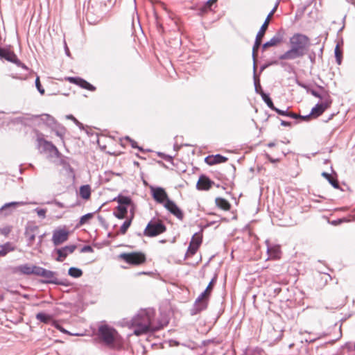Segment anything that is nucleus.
Wrapping results in <instances>:
<instances>
[{
  "label": "nucleus",
  "mask_w": 355,
  "mask_h": 355,
  "mask_svg": "<svg viewBox=\"0 0 355 355\" xmlns=\"http://www.w3.org/2000/svg\"><path fill=\"white\" fill-rule=\"evenodd\" d=\"M155 311L153 309H141L131 320L134 334L140 336L149 331H155L159 329L153 324Z\"/></svg>",
  "instance_id": "obj_1"
},
{
  "label": "nucleus",
  "mask_w": 355,
  "mask_h": 355,
  "mask_svg": "<svg viewBox=\"0 0 355 355\" xmlns=\"http://www.w3.org/2000/svg\"><path fill=\"white\" fill-rule=\"evenodd\" d=\"M98 336L101 343L110 348L116 347L119 338L118 332L107 324L99 327Z\"/></svg>",
  "instance_id": "obj_2"
},
{
  "label": "nucleus",
  "mask_w": 355,
  "mask_h": 355,
  "mask_svg": "<svg viewBox=\"0 0 355 355\" xmlns=\"http://www.w3.org/2000/svg\"><path fill=\"white\" fill-rule=\"evenodd\" d=\"M291 47L304 55L309 45V39L302 34H295L290 38Z\"/></svg>",
  "instance_id": "obj_3"
},
{
  "label": "nucleus",
  "mask_w": 355,
  "mask_h": 355,
  "mask_svg": "<svg viewBox=\"0 0 355 355\" xmlns=\"http://www.w3.org/2000/svg\"><path fill=\"white\" fill-rule=\"evenodd\" d=\"M166 231L164 223L159 220H150L146 227L144 234L148 237L156 236Z\"/></svg>",
  "instance_id": "obj_4"
},
{
  "label": "nucleus",
  "mask_w": 355,
  "mask_h": 355,
  "mask_svg": "<svg viewBox=\"0 0 355 355\" xmlns=\"http://www.w3.org/2000/svg\"><path fill=\"white\" fill-rule=\"evenodd\" d=\"M119 257L128 263L133 265H139L146 260L145 255L141 252L122 253Z\"/></svg>",
  "instance_id": "obj_5"
},
{
  "label": "nucleus",
  "mask_w": 355,
  "mask_h": 355,
  "mask_svg": "<svg viewBox=\"0 0 355 355\" xmlns=\"http://www.w3.org/2000/svg\"><path fill=\"white\" fill-rule=\"evenodd\" d=\"M268 21L263 22L262 26H261L259 32L257 34L255 42L252 48V58L253 61L256 62L257 55V51L261 44L262 38L263 37L266 31L268 28Z\"/></svg>",
  "instance_id": "obj_6"
},
{
  "label": "nucleus",
  "mask_w": 355,
  "mask_h": 355,
  "mask_svg": "<svg viewBox=\"0 0 355 355\" xmlns=\"http://www.w3.org/2000/svg\"><path fill=\"white\" fill-rule=\"evenodd\" d=\"M151 194L154 200L160 204H164L168 200H170L168 197V194L162 187H155L150 186Z\"/></svg>",
  "instance_id": "obj_7"
},
{
  "label": "nucleus",
  "mask_w": 355,
  "mask_h": 355,
  "mask_svg": "<svg viewBox=\"0 0 355 355\" xmlns=\"http://www.w3.org/2000/svg\"><path fill=\"white\" fill-rule=\"evenodd\" d=\"M37 276L42 277L46 279V283L54 284H62L55 277V272L46 270L40 266Z\"/></svg>",
  "instance_id": "obj_8"
},
{
  "label": "nucleus",
  "mask_w": 355,
  "mask_h": 355,
  "mask_svg": "<svg viewBox=\"0 0 355 355\" xmlns=\"http://www.w3.org/2000/svg\"><path fill=\"white\" fill-rule=\"evenodd\" d=\"M37 146L39 149H42L44 151H47L53 155L58 156L59 151L58 148L50 141H46L42 137H38L37 139Z\"/></svg>",
  "instance_id": "obj_9"
},
{
  "label": "nucleus",
  "mask_w": 355,
  "mask_h": 355,
  "mask_svg": "<svg viewBox=\"0 0 355 355\" xmlns=\"http://www.w3.org/2000/svg\"><path fill=\"white\" fill-rule=\"evenodd\" d=\"M68 236L69 232L66 230H57L53 233L52 241L55 245H59L67 241Z\"/></svg>",
  "instance_id": "obj_10"
},
{
  "label": "nucleus",
  "mask_w": 355,
  "mask_h": 355,
  "mask_svg": "<svg viewBox=\"0 0 355 355\" xmlns=\"http://www.w3.org/2000/svg\"><path fill=\"white\" fill-rule=\"evenodd\" d=\"M331 101L329 96H327V98L320 103H317L316 105L312 108L311 114V115H315L318 116L321 115L331 105Z\"/></svg>",
  "instance_id": "obj_11"
},
{
  "label": "nucleus",
  "mask_w": 355,
  "mask_h": 355,
  "mask_svg": "<svg viewBox=\"0 0 355 355\" xmlns=\"http://www.w3.org/2000/svg\"><path fill=\"white\" fill-rule=\"evenodd\" d=\"M164 207L178 219L182 220L184 214L182 210L171 200H168L164 204Z\"/></svg>",
  "instance_id": "obj_12"
},
{
  "label": "nucleus",
  "mask_w": 355,
  "mask_h": 355,
  "mask_svg": "<svg viewBox=\"0 0 355 355\" xmlns=\"http://www.w3.org/2000/svg\"><path fill=\"white\" fill-rule=\"evenodd\" d=\"M209 295L206 294V291H203L196 300L194 304V309L196 312H200L205 310L208 304Z\"/></svg>",
  "instance_id": "obj_13"
},
{
  "label": "nucleus",
  "mask_w": 355,
  "mask_h": 355,
  "mask_svg": "<svg viewBox=\"0 0 355 355\" xmlns=\"http://www.w3.org/2000/svg\"><path fill=\"white\" fill-rule=\"evenodd\" d=\"M75 249V245H67L64 248L56 249L55 252L58 255L56 260L58 261H63L68 254H71L74 252Z\"/></svg>",
  "instance_id": "obj_14"
},
{
  "label": "nucleus",
  "mask_w": 355,
  "mask_h": 355,
  "mask_svg": "<svg viewBox=\"0 0 355 355\" xmlns=\"http://www.w3.org/2000/svg\"><path fill=\"white\" fill-rule=\"evenodd\" d=\"M40 266L32 265V264H23L20 265L17 268V270L21 274L30 275H37Z\"/></svg>",
  "instance_id": "obj_15"
},
{
  "label": "nucleus",
  "mask_w": 355,
  "mask_h": 355,
  "mask_svg": "<svg viewBox=\"0 0 355 355\" xmlns=\"http://www.w3.org/2000/svg\"><path fill=\"white\" fill-rule=\"evenodd\" d=\"M71 83L76 84L77 85H79L82 88L88 89L89 91H94L96 89V87L91 85L89 83L86 81L84 79H82L80 78H76V77H68L67 78Z\"/></svg>",
  "instance_id": "obj_16"
},
{
  "label": "nucleus",
  "mask_w": 355,
  "mask_h": 355,
  "mask_svg": "<svg viewBox=\"0 0 355 355\" xmlns=\"http://www.w3.org/2000/svg\"><path fill=\"white\" fill-rule=\"evenodd\" d=\"M37 231L38 227L36 225L31 226L26 229L25 236L26 238L28 246L33 245Z\"/></svg>",
  "instance_id": "obj_17"
},
{
  "label": "nucleus",
  "mask_w": 355,
  "mask_h": 355,
  "mask_svg": "<svg viewBox=\"0 0 355 355\" xmlns=\"http://www.w3.org/2000/svg\"><path fill=\"white\" fill-rule=\"evenodd\" d=\"M28 204H35V202H28L24 201H19V202H11L4 204L1 208H0V212L3 211H8L6 213V215H8L11 213V211H8V209L12 208L15 209L19 206H24Z\"/></svg>",
  "instance_id": "obj_18"
},
{
  "label": "nucleus",
  "mask_w": 355,
  "mask_h": 355,
  "mask_svg": "<svg viewBox=\"0 0 355 355\" xmlns=\"http://www.w3.org/2000/svg\"><path fill=\"white\" fill-rule=\"evenodd\" d=\"M214 184L205 175H201L197 182L196 187L199 190H208Z\"/></svg>",
  "instance_id": "obj_19"
},
{
  "label": "nucleus",
  "mask_w": 355,
  "mask_h": 355,
  "mask_svg": "<svg viewBox=\"0 0 355 355\" xmlns=\"http://www.w3.org/2000/svg\"><path fill=\"white\" fill-rule=\"evenodd\" d=\"M300 53L291 47L289 50L279 56L280 60H295L296 58L302 57Z\"/></svg>",
  "instance_id": "obj_20"
},
{
  "label": "nucleus",
  "mask_w": 355,
  "mask_h": 355,
  "mask_svg": "<svg viewBox=\"0 0 355 355\" xmlns=\"http://www.w3.org/2000/svg\"><path fill=\"white\" fill-rule=\"evenodd\" d=\"M1 58H3L7 60L17 64L20 63L17 55L14 53L6 49H5L3 53H2Z\"/></svg>",
  "instance_id": "obj_21"
},
{
  "label": "nucleus",
  "mask_w": 355,
  "mask_h": 355,
  "mask_svg": "<svg viewBox=\"0 0 355 355\" xmlns=\"http://www.w3.org/2000/svg\"><path fill=\"white\" fill-rule=\"evenodd\" d=\"M282 41V38L279 35H275L272 37L269 41L264 43L262 46L263 50H266L268 47L277 46Z\"/></svg>",
  "instance_id": "obj_22"
},
{
  "label": "nucleus",
  "mask_w": 355,
  "mask_h": 355,
  "mask_svg": "<svg viewBox=\"0 0 355 355\" xmlns=\"http://www.w3.org/2000/svg\"><path fill=\"white\" fill-rule=\"evenodd\" d=\"M267 252L269 254V257L270 259H279V258L280 249H279V246H276V245L272 246V247L268 246Z\"/></svg>",
  "instance_id": "obj_23"
},
{
  "label": "nucleus",
  "mask_w": 355,
  "mask_h": 355,
  "mask_svg": "<svg viewBox=\"0 0 355 355\" xmlns=\"http://www.w3.org/2000/svg\"><path fill=\"white\" fill-rule=\"evenodd\" d=\"M216 205L223 210H229L230 208V204L224 198H216Z\"/></svg>",
  "instance_id": "obj_24"
},
{
  "label": "nucleus",
  "mask_w": 355,
  "mask_h": 355,
  "mask_svg": "<svg viewBox=\"0 0 355 355\" xmlns=\"http://www.w3.org/2000/svg\"><path fill=\"white\" fill-rule=\"evenodd\" d=\"M114 201H116L119 205L125 206L129 205L131 203V199L128 196L119 195L116 198H114Z\"/></svg>",
  "instance_id": "obj_25"
},
{
  "label": "nucleus",
  "mask_w": 355,
  "mask_h": 355,
  "mask_svg": "<svg viewBox=\"0 0 355 355\" xmlns=\"http://www.w3.org/2000/svg\"><path fill=\"white\" fill-rule=\"evenodd\" d=\"M116 211H114V215L119 218V219H123L125 217V215L127 214V207H125V206H121V205H119L117 207H116Z\"/></svg>",
  "instance_id": "obj_26"
},
{
  "label": "nucleus",
  "mask_w": 355,
  "mask_h": 355,
  "mask_svg": "<svg viewBox=\"0 0 355 355\" xmlns=\"http://www.w3.org/2000/svg\"><path fill=\"white\" fill-rule=\"evenodd\" d=\"M91 194V190L89 185H83L80 188V195L84 199H88Z\"/></svg>",
  "instance_id": "obj_27"
},
{
  "label": "nucleus",
  "mask_w": 355,
  "mask_h": 355,
  "mask_svg": "<svg viewBox=\"0 0 355 355\" xmlns=\"http://www.w3.org/2000/svg\"><path fill=\"white\" fill-rule=\"evenodd\" d=\"M14 248L11 247L10 243H6L5 245H0V257H4L9 252L13 251Z\"/></svg>",
  "instance_id": "obj_28"
},
{
  "label": "nucleus",
  "mask_w": 355,
  "mask_h": 355,
  "mask_svg": "<svg viewBox=\"0 0 355 355\" xmlns=\"http://www.w3.org/2000/svg\"><path fill=\"white\" fill-rule=\"evenodd\" d=\"M256 62H254V64H253V71H254V86H255V91L257 93H261L262 91L261 89V85L259 84V79L257 78V76H256Z\"/></svg>",
  "instance_id": "obj_29"
},
{
  "label": "nucleus",
  "mask_w": 355,
  "mask_h": 355,
  "mask_svg": "<svg viewBox=\"0 0 355 355\" xmlns=\"http://www.w3.org/2000/svg\"><path fill=\"white\" fill-rule=\"evenodd\" d=\"M261 96V98L263 99V101L267 104V105L271 109V110H273L275 108V105L271 100V98H270V96H268V94H266L265 92H261L260 93Z\"/></svg>",
  "instance_id": "obj_30"
},
{
  "label": "nucleus",
  "mask_w": 355,
  "mask_h": 355,
  "mask_svg": "<svg viewBox=\"0 0 355 355\" xmlns=\"http://www.w3.org/2000/svg\"><path fill=\"white\" fill-rule=\"evenodd\" d=\"M68 273L71 277L78 278L82 276L83 271L78 268L71 267L69 269Z\"/></svg>",
  "instance_id": "obj_31"
},
{
  "label": "nucleus",
  "mask_w": 355,
  "mask_h": 355,
  "mask_svg": "<svg viewBox=\"0 0 355 355\" xmlns=\"http://www.w3.org/2000/svg\"><path fill=\"white\" fill-rule=\"evenodd\" d=\"M36 319L44 323H48L51 320V317L44 313H38L36 315Z\"/></svg>",
  "instance_id": "obj_32"
},
{
  "label": "nucleus",
  "mask_w": 355,
  "mask_h": 355,
  "mask_svg": "<svg viewBox=\"0 0 355 355\" xmlns=\"http://www.w3.org/2000/svg\"><path fill=\"white\" fill-rule=\"evenodd\" d=\"M202 242V236L198 233H195L193 236L190 243L200 246Z\"/></svg>",
  "instance_id": "obj_33"
},
{
  "label": "nucleus",
  "mask_w": 355,
  "mask_h": 355,
  "mask_svg": "<svg viewBox=\"0 0 355 355\" xmlns=\"http://www.w3.org/2000/svg\"><path fill=\"white\" fill-rule=\"evenodd\" d=\"M42 120L45 121L49 126L53 127L55 124V119L49 114L43 115Z\"/></svg>",
  "instance_id": "obj_34"
},
{
  "label": "nucleus",
  "mask_w": 355,
  "mask_h": 355,
  "mask_svg": "<svg viewBox=\"0 0 355 355\" xmlns=\"http://www.w3.org/2000/svg\"><path fill=\"white\" fill-rule=\"evenodd\" d=\"M131 225V219L126 220L120 228V232L122 234H125Z\"/></svg>",
  "instance_id": "obj_35"
},
{
  "label": "nucleus",
  "mask_w": 355,
  "mask_h": 355,
  "mask_svg": "<svg viewBox=\"0 0 355 355\" xmlns=\"http://www.w3.org/2000/svg\"><path fill=\"white\" fill-rule=\"evenodd\" d=\"M93 217V214L89 213L85 215H83L79 221V225H83L85 224L89 219H91Z\"/></svg>",
  "instance_id": "obj_36"
},
{
  "label": "nucleus",
  "mask_w": 355,
  "mask_h": 355,
  "mask_svg": "<svg viewBox=\"0 0 355 355\" xmlns=\"http://www.w3.org/2000/svg\"><path fill=\"white\" fill-rule=\"evenodd\" d=\"M313 96L315 97H317V98H319L323 101H324V99L327 98V96H329L328 94H325L324 95H321L318 92H316L315 90L314 89H311L309 91Z\"/></svg>",
  "instance_id": "obj_37"
},
{
  "label": "nucleus",
  "mask_w": 355,
  "mask_h": 355,
  "mask_svg": "<svg viewBox=\"0 0 355 355\" xmlns=\"http://www.w3.org/2000/svg\"><path fill=\"white\" fill-rule=\"evenodd\" d=\"M214 159H215V162H216V164L223 163L227 160V157H225L221 155H219V154L216 155L214 156Z\"/></svg>",
  "instance_id": "obj_38"
},
{
  "label": "nucleus",
  "mask_w": 355,
  "mask_h": 355,
  "mask_svg": "<svg viewBox=\"0 0 355 355\" xmlns=\"http://www.w3.org/2000/svg\"><path fill=\"white\" fill-rule=\"evenodd\" d=\"M335 56L336 58L338 64H340L341 63V52L339 49L338 45H336L335 48Z\"/></svg>",
  "instance_id": "obj_39"
},
{
  "label": "nucleus",
  "mask_w": 355,
  "mask_h": 355,
  "mask_svg": "<svg viewBox=\"0 0 355 355\" xmlns=\"http://www.w3.org/2000/svg\"><path fill=\"white\" fill-rule=\"evenodd\" d=\"M35 211L37 214L38 216L41 218H45L46 210L44 209L36 208Z\"/></svg>",
  "instance_id": "obj_40"
},
{
  "label": "nucleus",
  "mask_w": 355,
  "mask_h": 355,
  "mask_svg": "<svg viewBox=\"0 0 355 355\" xmlns=\"http://www.w3.org/2000/svg\"><path fill=\"white\" fill-rule=\"evenodd\" d=\"M199 246L193 245V243H190L188 248V253L191 254H194L196 252Z\"/></svg>",
  "instance_id": "obj_41"
},
{
  "label": "nucleus",
  "mask_w": 355,
  "mask_h": 355,
  "mask_svg": "<svg viewBox=\"0 0 355 355\" xmlns=\"http://www.w3.org/2000/svg\"><path fill=\"white\" fill-rule=\"evenodd\" d=\"M55 133L62 141L63 140V136L65 134V129L63 127H61L59 129L55 130Z\"/></svg>",
  "instance_id": "obj_42"
},
{
  "label": "nucleus",
  "mask_w": 355,
  "mask_h": 355,
  "mask_svg": "<svg viewBox=\"0 0 355 355\" xmlns=\"http://www.w3.org/2000/svg\"><path fill=\"white\" fill-rule=\"evenodd\" d=\"M35 86L41 94H44V89L42 87L39 77H37V78L35 80Z\"/></svg>",
  "instance_id": "obj_43"
},
{
  "label": "nucleus",
  "mask_w": 355,
  "mask_h": 355,
  "mask_svg": "<svg viewBox=\"0 0 355 355\" xmlns=\"http://www.w3.org/2000/svg\"><path fill=\"white\" fill-rule=\"evenodd\" d=\"M205 161L209 165L216 164V162H215L214 156H208L205 159Z\"/></svg>",
  "instance_id": "obj_44"
},
{
  "label": "nucleus",
  "mask_w": 355,
  "mask_h": 355,
  "mask_svg": "<svg viewBox=\"0 0 355 355\" xmlns=\"http://www.w3.org/2000/svg\"><path fill=\"white\" fill-rule=\"evenodd\" d=\"M288 116L292 118V119H297V118H302L303 119H307L310 117V115L302 116L300 115H297V114L288 112Z\"/></svg>",
  "instance_id": "obj_45"
},
{
  "label": "nucleus",
  "mask_w": 355,
  "mask_h": 355,
  "mask_svg": "<svg viewBox=\"0 0 355 355\" xmlns=\"http://www.w3.org/2000/svg\"><path fill=\"white\" fill-rule=\"evenodd\" d=\"M272 110L275 111L279 115L288 116V112H287V110H282L277 108L276 107H275V108Z\"/></svg>",
  "instance_id": "obj_46"
},
{
  "label": "nucleus",
  "mask_w": 355,
  "mask_h": 355,
  "mask_svg": "<svg viewBox=\"0 0 355 355\" xmlns=\"http://www.w3.org/2000/svg\"><path fill=\"white\" fill-rule=\"evenodd\" d=\"M216 1H217V0H208V1H207L206 5H205V6H204V8H204V10L205 11V10H208V9H210L211 6L214 3H215Z\"/></svg>",
  "instance_id": "obj_47"
},
{
  "label": "nucleus",
  "mask_w": 355,
  "mask_h": 355,
  "mask_svg": "<svg viewBox=\"0 0 355 355\" xmlns=\"http://www.w3.org/2000/svg\"><path fill=\"white\" fill-rule=\"evenodd\" d=\"M81 252H93V248L90 245H85L81 249Z\"/></svg>",
  "instance_id": "obj_48"
},
{
  "label": "nucleus",
  "mask_w": 355,
  "mask_h": 355,
  "mask_svg": "<svg viewBox=\"0 0 355 355\" xmlns=\"http://www.w3.org/2000/svg\"><path fill=\"white\" fill-rule=\"evenodd\" d=\"M213 283H214V279H212V280L209 282V285L207 286L206 289L204 291H206V294H207V295H209L210 292H211V291L212 290V285H213Z\"/></svg>",
  "instance_id": "obj_49"
},
{
  "label": "nucleus",
  "mask_w": 355,
  "mask_h": 355,
  "mask_svg": "<svg viewBox=\"0 0 355 355\" xmlns=\"http://www.w3.org/2000/svg\"><path fill=\"white\" fill-rule=\"evenodd\" d=\"M125 139L129 141V142L131 144V146L132 148H138L136 141H135L134 140L131 139L129 137H126Z\"/></svg>",
  "instance_id": "obj_50"
},
{
  "label": "nucleus",
  "mask_w": 355,
  "mask_h": 355,
  "mask_svg": "<svg viewBox=\"0 0 355 355\" xmlns=\"http://www.w3.org/2000/svg\"><path fill=\"white\" fill-rule=\"evenodd\" d=\"M275 8H273V10H272L270 11V12L268 15V16H267V17H266V20H265V21H264V22L268 21V25L269 24L270 19V18L272 17V16L273 15V14H274V12H275Z\"/></svg>",
  "instance_id": "obj_51"
},
{
  "label": "nucleus",
  "mask_w": 355,
  "mask_h": 355,
  "mask_svg": "<svg viewBox=\"0 0 355 355\" xmlns=\"http://www.w3.org/2000/svg\"><path fill=\"white\" fill-rule=\"evenodd\" d=\"M335 189L339 188L338 182L336 180L332 179L331 181L329 182Z\"/></svg>",
  "instance_id": "obj_52"
},
{
  "label": "nucleus",
  "mask_w": 355,
  "mask_h": 355,
  "mask_svg": "<svg viewBox=\"0 0 355 355\" xmlns=\"http://www.w3.org/2000/svg\"><path fill=\"white\" fill-rule=\"evenodd\" d=\"M290 124H291V123L288 121H281V125L283 126H288V125H290Z\"/></svg>",
  "instance_id": "obj_53"
},
{
  "label": "nucleus",
  "mask_w": 355,
  "mask_h": 355,
  "mask_svg": "<svg viewBox=\"0 0 355 355\" xmlns=\"http://www.w3.org/2000/svg\"><path fill=\"white\" fill-rule=\"evenodd\" d=\"M64 45H65V46H64V48H65V53H66V54H67L68 56H70L69 49V48L67 47V46L66 43H64Z\"/></svg>",
  "instance_id": "obj_54"
},
{
  "label": "nucleus",
  "mask_w": 355,
  "mask_h": 355,
  "mask_svg": "<svg viewBox=\"0 0 355 355\" xmlns=\"http://www.w3.org/2000/svg\"><path fill=\"white\" fill-rule=\"evenodd\" d=\"M57 328L62 332H64V333H66V334H68V331H66L64 329H63L62 327H60V326H57Z\"/></svg>",
  "instance_id": "obj_55"
},
{
  "label": "nucleus",
  "mask_w": 355,
  "mask_h": 355,
  "mask_svg": "<svg viewBox=\"0 0 355 355\" xmlns=\"http://www.w3.org/2000/svg\"><path fill=\"white\" fill-rule=\"evenodd\" d=\"M322 175L326 179H327L328 178H329L330 175L329 173H327V172H323L322 173Z\"/></svg>",
  "instance_id": "obj_56"
},
{
  "label": "nucleus",
  "mask_w": 355,
  "mask_h": 355,
  "mask_svg": "<svg viewBox=\"0 0 355 355\" xmlns=\"http://www.w3.org/2000/svg\"><path fill=\"white\" fill-rule=\"evenodd\" d=\"M78 126L80 127L82 123H80L76 118L73 121Z\"/></svg>",
  "instance_id": "obj_57"
},
{
  "label": "nucleus",
  "mask_w": 355,
  "mask_h": 355,
  "mask_svg": "<svg viewBox=\"0 0 355 355\" xmlns=\"http://www.w3.org/2000/svg\"><path fill=\"white\" fill-rule=\"evenodd\" d=\"M270 65V64H264L263 66L261 67V69H260V71H263L266 68H267L268 66Z\"/></svg>",
  "instance_id": "obj_58"
},
{
  "label": "nucleus",
  "mask_w": 355,
  "mask_h": 355,
  "mask_svg": "<svg viewBox=\"0 0 355 355\" xmlns=\"http://www.w3.org/2000/svg\"><path fill=\"white\" fill-rule=\"evenodd\" d=\"M43 236H44V234H42V235L39 236V241H38V245H40L42 242Z\"/></svg>",
  "instance_id": "obj_59"
},
{
  "label": "nucleus",
  "mask_w": 355,
  "mask_h": 355,
  "mask_svg": "<svg viewBox=\"0 0 355 355\" xmlns=\"http://www.w3.org/2000/svg\"><path fill=\"white\" fill-rule=\"evenodd\" d=\"M66 117H67V119H71V120H72V121H73V119H75V117H74L73 115H71V114H69V115H67V116H66Z\"/></svg>",
  "instance_id": "obj_60"
},
{
  "label": "nucleus",
  "mask_w": 355,
  "mask_h": 355,
  "mask_svg": "<svg viewBox=\"0 0 355 355\" xmlns=\"http://www.w3.org/2000/svg\"><path fill=\"white\" fill-rule=\"evenodd\" d=\"M55 204L60 207H64V205L62 202H55Z\"/></svg>",
  "instance_id": "obj_61"
},
{
  "label": "nucleus",
  "mask_w": 355,
  "mask_h": 355,
  "mask_svg": "<svg viewBox=\"0 0 355 355\" xmlns=\"http://www.w3.org/2000/svg\"><path fill=\"white\" fill-rule=\"evenodd\" d=\"M275 143H273V142H270V143H269V144H268V147H273V146H275Z\"/></svg>",
  "instance_id": "obj_62"
},
{
  "label": "nucleus",
  "mask_w": 355,
  "mask_h": 355,
  "mask_svg": "<svg viewBox=\"0 0 355 355\" xmlns=\"http://www.w3.org/2000/svg\"><path fill=\"white\" fill-rule=\"evenodd\" d=\"M4 50V49L0 48V57H1V55L3 53Z\"/></svg>",
  "instance_id": "obj_63"
},
{
  "label": "nucleus",
  "mask_w": 355,
  "mask_h": 355,
  "mask_svg": "<svg viewBox=\"0 0 355 355\" xmlns=\"http://www.w3.org/2000/svg\"><path fill=\"white\" fill-rule=\"evenodd\" d=\"M327 180H328L329 182H330V181H331V180H332L331 175Z\"/></svg>",
  "instance_id": "obj_64"
}]
</instances>
